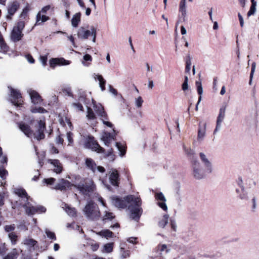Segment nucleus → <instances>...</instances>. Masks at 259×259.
I'll return each mask as SVG.
<instances>
[{
	"label": "nucleus",
	"instance_id": "obj_1",
	"mask_svg": "<svg viewBox=\"0 0 259 259\" xmlns=\"http://www.w3.org/2000/svg\"><path fill=\"white\" fill-rule=\"evenodd\" d=\"M112 204L119 208H124L127 205L128 209L130 211V218L137 221L142 212L141 207L142 204L140 197L134 195H128L123 199L112 196L110 198Z\"/></svg>",
	"mask_w": 259,
	"mask_h": 259
},
{
	"label": "nucleus",
	"instance_id": "obj_2",
	"mask_svg": "<svg viewBox=\"0 0 259 259\" xmlns=\"http://www.w3.org/2000/svg\"><path fill=\"white\" fill-rule=\"evenodd\" d=\"M15 192L16 194L24 201V203L21 202V204L25 208L26 213L28 215H33L36 212H45L46 211L45 207L42 206H33L28 202V196L24 189H16Z\"/></svg>",
	"mask_w": 259,
	"mask_h": 259
},
{
	"label": "nucleus",
	"instance_id": "obj_3",
	"mask_svg": "<svg viewBox=\"0 0 259 259\" xmlns=\"http://www.w3.org/2000/svg\"><path fill=\"white\" fill-rule=\"evenodd\" d=\"M83 211L86 218L89 220H96L100 217L98 206L91 200L88 202Z\"/></svg>",
	"mask_w": 259,
	"mask_h": 259
},
{
	"label": "nucleus",
	"instance_id": "obj_4",
	"mask_svg": "<svg viewBox=\"0 0 259 259\" xmlns=\"http://www.w3.org/2000/svg\"><path fill=\"white\" fill-rule=\"evenodd\" d=\"M97 30L94 27L92 26L90 30L85 29L84 27H80L77 30V36L81 39H87L89 36H92V41L96 42Z\"/></svg>",
	"mask_w": 259,
	"mask_h": 259
},
{
	"label": "nucleus",
	"instance_id": "obj_5",
	"mask_svg": "<svg viewBox=\"0 0 259 259\" xmlns=\"http://www.w3.org/2000/svg\"><path fill=\"white\" fill-rule=\"evenodd\" d=\"M25 27L24 21L18 22L13 27L11 33V39L14 42H17L21 39L23 36L22 30Z\"/></svg>",
	"mask_w": 259,
	"mask_h": 259
},
{
	"label": "nucleus",
	"instance_id": "obj_6",
	"mask_svg": "<svg viewBox=\"0 0 259 259\" xmlns=\"http://www.w3.org/2000/svg\"><path fill=\"white\" fill-rule=\"evenodd\" d=\"M94 109L96 113L99 116L100 120L102 121L103 123L109 127H112L113 124L110 122L107 121L108 119V115L105 111L103 107L101 104H94Z\"/></svg>",
	"mask_w": 259,
	"mask_h": 259
},
{
	"label": "nucleus",
	"instance_id": "obj_7",
	"mask_svg": "<svg viewBox=\"0 0 259 259\" xmlns=\"http://www.w3.org/2000/svg\"><path fill=\"white\" fill-rule=\"evenodd\" d=\"M82 194L88 195L89 193L93 192L95 189V185L92 180H87L84 184H79L74 185Z\"/></svg>",
	"mask_w": 259,
	"mask_h": 259
},
{
	"label": "nucleus",
	"instance_id": "obj_8",
	"mask_svg": "<svg viewBox=\"0 0 259 259\" xmlns=\"http://www.w3.org/2000/svg\"><path fill=\"white\" fill-rule=\"evenodd\" d=\"M193 176L196 179H201L205 176V173L204 168L200 165L197 161H194L192 164Z\"/></svg>",
	"mask_w": 259,
	"mask_h": 259
},
{
	"label": "nucleus",
	"instance_id": "obj_9",
	"mask_svg": "<svg viewBox=\"0 0 259 259\" xmlns=\"http://www.w3.org/2000/svg\"><path fill=\"white\" fill-rule=\"evenodd\" d=\"M20 8V3L17 1H13L9 3L7 6V20H12V17Z\"/></svg>",
	"mask_w": 259,
	"mask_h": 259
},
{
	"label": "nucleus",
	"instance_id": "obj_10",
	"mask_svg": "<svg viewBox=\"0 0 259 259\" xmlns=\"http://www.w3.org/2000/svg\"><path fill=\"white\" fill-rule=\"evenodd\" d=\"M11 91V102L16 106H20L22 104V97L19 91L12 88L9 87Z\"/></svg>",
	"mask_w": 259,
	"mask_h": 259
},
{
	"label": "nucleus",
	"instance_id": "obj_11",
	"mask_svg": "<svg viewBox=\"0 0 259 259\" xmlns=\"http://www.w3.org/2000/svg\"><path fill=\"white\" fill-rule=\"evenodd\" d=\"M199 156L205 171L208 174L211 173L213 170L211 162L208 159L206 155L202 152L200 153Z\"/></svg>",
	"mask_w": 259,
	"mask_h": 259
},
{
	"label": "nucleus",
	"instance_id": "obj_12",
	"mask_svg": "<svg viewBox=\"0 0 259 259\" xmlns=\"http://www.w3.org/2000/svg\"><path fill=\"white\" fill-rule=\"evenodd\" d=\"M47 162L50 164V167L54 172L57 174L62 172L63 165L58 159H48Z\"/></svg>",
	"mask_w": 259,
	"mask_h": 259
},
{
	"label": "nucleus",
	"instance_id": "obj_13",
	"mask_svg": "<svg viewBox=\"0 0 259 259\" xmlns=\"http://www.w3.org/2000/svg\"><path fill=\"white\" fill-rule=\"evenodd\" d=\"M85 146L87 148H90L97 151V152H102L103 149L99 145V144L94 140L93 137H89L85 143Z\"/></svg>",
	"mask_w": 259,
	"mask_h": 259
},
{
	"label": "nucleus",
	"instance_id": "obj_14",
	"mask_svg": "<svg viewBox=\"0 0 259 259\" xmlns=\"http://www.w3.org/2000/svg\"><path fill=\"white\" fill-rule=\"evenodd\" d=\"M85 165L87 167L93 172L96 171V169L98 171L101 173H104L105 171L104 167L101 166H97L94 161L91 158H87L85 159Z\"/></svg>",
	"mask_w": 259,
	"mask_h": 259
},
{
	"label": "nucleus",
	"instance_id": "obj_15",
	"mask_svg": "<svg viewBox=\"0 0 259 259\" xmlns=\"http://www.w3.org/2000/svg\"><path fill=\"white\" fill-rule=\"evenodd\" d=\"M38 125L37 127V131L34 134V137L37 140H40L45 138L44 131L46 129L45 122L42 120H39Z\"/></svg>",
	"mask_w": 259,
	"mask_h": 259
},
{
	"label": "nucleus",
	"instance_id": "obj_16",
	"mask_svg": "<svg viewBox=\"0 0 259 259\" xmlns=\"http://www.w3.org/2000/svg\"><path fill=\"white\" fill-rule=\"evenodd\" d=\"M116 133L114 129L113 133H110L108 132H104L101 136V140L106 146H109V144L114 140Z\"/></svg>",
	"mask_w": 259,
	"mask_h": 259
},
{
	"label": "nucleus",
	"instance_id": "obj_17",
	"mask_svg": "<svg viewBox=\"0 0 259 259\" xmlns=\"http://www.w3.org/2000/svg\"><path fill=\"white\" fill-rule=\"evenodd\" d=\"M70 62L66 60L63 58H52L49 61L50 67L52 68H55L57 65H67L70 64Z\"/></svg>",
	"mask_w": 259,
	"mask_h": 259
},
{
	"label": "nucleus",
	"instance_id": "obj_18",
	"mask_svg": "<svg viewBox=\"0 0 259 259\" xmlns=\"http://www.w3.org/2000/svg\"><path fill=\"white\" fill-rule=\"evenodd\" d=\"M238 185L241 188V190L238 189L236 190V192L238 194V197L241 200H248V194L247 193L245 190V188L243 185L242 180L241 179H239Z\"/></svg>",
	"mask_w": 259,
	"mask_h": 259
},
{
	"label": "nucleus",
	"instance_id": "obj_19",
	"mask_svg": "<svg viewBox=\"0 0 259 259\" xmlns=\"http://www.w3.org/2000/svg\"><path fill=\"white\" fill-rule=\"evenodd\" d=\"M119 174L115 169H111L109 171V181L110 183L116 187L118 186Z\"/></svg>",
	"mask_w": 259,
	"mask_h": 259
},
{
	"label": "nucleus",
	"instance_id": "obj_20",
	"mask_svg": "<svg viewBox=\"0 0 259 259\" xmlns=\"http://www.w3.org/2000/svg\"><path fill=\"white\" fill-rule=\"evenodd\" d=\"M155 199L158 201H161L158 202V206L161 208L163 210L166 211L167 210V207L165 203L166 199L162 192H158L155 194Z\"/></svg>",
	"mask_w": 259,
	"mask_h": 259
},
{
	"label": "nucleus",
	"instance_id": "obj_21",
	"mask_svg": "<svg viewBox=\"0 0 259 259\" xmlns=\"http://www.w3.org/2000/svg\"><path fill=\"white\" fill-rule=\"evenodd\" d=\"M37 242L33 238L27 237L23 239L21 244L26 246L29 251H32L34 250V247L37 244Z\"/></svg>",
	"mask_w": 259,
	"mask_h": 259
},
{
	"label": "nucleus",
	"instance_id": "obj_22",
	"mask_svg": "<svg viewBox=\"0 0 259 259\" xmlns=\"http://www.w3.org/2000/svg\"><path fill=\"white\" fill-rule=\"evenodd\" d=\"M206 123L200 122L198 125L197 140L199 142L202 141L206 135Z\"/></svg>",
	"mask_w": 259,
	"mask_h": 259
},
{
	"label": "nucleus",
	"instance_id": "obj_23",
	"mask_svg": "<svg viewBox=\"0 0 259 259\" xmlns=\"http://www.w3.org/2000/svg\"><path fill=\"white\" fill-rule=\"evenodd\" d=\"M27 92L30 96L31 102L33 104H40L41 103L42 99L37 92L31 89L28 90Z\"/></svg>",
	"mask_w": 259,
	"mask_h": 259
},
{
	"label": "nucleus",
	"instance_id": "obj_24",
	"mask_svg": "<svg viewBox=\"0 0 259 259\" xmlns=\"http://www.w3.org/2000/svg\"><path fill=\"white\" fill-rule=\"evenodd\" d=\"M71 186L70 183L65 179H62L55 185L54 189L60 191H65L67 188H69Z\"/></svg>",
	"mask_w": 259,
	"mask_h": 259
},
{
	"label": "nucleus",
	"instance_id": "obj_25",
	"mask_svg": "<svg viewBox=\"0 0 259 259\" xmlns=\"http://www.w3.org/2000/svg\"><path fill=\"white\" fill-rule=\"evenodd\" d=\"M179 12L181 13L182 18L183 21H186L187 11L186 7V0H181L179 6Z\"/></svg>",
	"mask_w": 259,
	"mask_h": 259
},
{
	"label": "nucleus",
	"instance_id": "obj_26",
	"mask_svg": "<svg viewBox=\"0 0 259 259\" xmlns=\"http://www.w3.org/2000/svg\"><path fill=\"white\" fill-rule=\"evenodd\" d=\"M18 126L21 131L27 137H30L32 135V131L28 125L23 122H20Z\"/></svg>",
	"mask_w": 259,
	"mask_h": 259
},
{
	"label": "nucleus",
	"instance_id": "obj_27",
	"mask_svg": "<svg viewBox=\"0 0 259 259\" xmlns=\"http://www.w3.org/2000/svg\"><path fill=\"white\" fill-rule=\"evenodd\" d=\"M81 21V13H76L74 14L71 19V25L73 27L76 28Z\"/></svg>",
	"mask_w": 259,
	"mask_h": 259
},
{
	"label": "nucleus",
	"instance_id": "obj_28",
	"mask_svg": "<svg viewBox=\"0 0 259 259\" xmlns=\"http://www.w3.org/2000/svg\"><path fill=\"white\" fill-rule=\"evenodd\" d=\"M19 250L17 248H13L3 259H17L19 255Z\"/></svg>",
	"mask_w": 259,
	"mask_h": 259
},
{
	"label": "nucleus",
	"instance_id": "obj_29",
	"mask_svg": "<svg viewBox=\"0 0 259 259\" xmlns=\"http://www.w3.org/2000/svg\"><path fill=\"white\" fill-rule=\"evenodd\" d=\"M61 207L65 210L66 213L71 217H74L76 215V210L74 208L70 207L66 203H63Z\"/></svg>",
	"mask_w": 259,
	"mask_h": 259
},
{
	"label": "nucleus",
	"instance_id": "obj_30",
	"mask_svg": "<svg viewBox=\"0 0 259 259\" xmlns=\"http://www.w3.org/2000/svg\"><path fill=\"white\" fill-rule=\"evenodd\" d=\"M226 107V105H224L222 106L220 109L219 114L217 120V121L219 122V124H220V123H222L224 119L225 116Z\"/></svg>",
	"mask_w": 259,
	"mask_h": 259
},
{
	"label": "nucleus",
	"instance_id": "obj_31",
	"mask_svg": "<svg viewBox=\"0 0 259 259\" xmlns=\"http://www.w3.org/2000/svg\"><path fill=\"white\" fill-rule=\"evenodd\" d=\"M116 146L119 152V155L121 157L123 156L126 153V147L124 144L116 142Z\"/></svg>",
	"mask_w": 259,
	"mask_h": 259
},
{
	"label": "nucleus",
	"instance_id": "obj_32",
	"mask_svg": "<svg viewBox=\"0 0 259 259\" xmlns=\"http://www.w3.org/2000/svg\"><path fill=\"white\" fill-rule=\"evenodd\" d=\"M8 238L11 241V243L12 245H15L17 244L18 239V236L15 232H10L8 233Z\"/></svg>",
	"mask_w": 259,
	"mask_h": 259
},
{
	"label": "nucleus",
	"instance_id": "obj_33",
	"mask_svg": "<svg viewBox=\"0 0 259 259\" xmlns=\"http://www.w3.org/2000/svg\"><path fill=\"white\" fill-rule=\"evenodd\" d=\"M95 78V79H97L99 80V86L102 91H104L105 90L106 80L103 78V76L101 75H96Z\"/></svg>",
	"mask_w": 259,
	"mask_h": 259
},
{
	"label": "nucleus",
	"instance_id": "obj_34",
	"mask_svg": "<svg viewBox=\"0 0 259 259\" xmlns=\"http://www.w3.org/2000/svg\"><path fill=\"white\" fill-rule=\"evenodd\" d=\"M98 234L102 237H104L107 239H108V238H112L113 235V233L109 230H105L101 231L98 232Z\"/></svg>",
	"mask_w": 259,
	"mask_h": 259
},
{
	"label": "nucleus",
	"instance_id": "obj_35",
	"mask_svg": "<svg viewBox=\"0 0 259 259\" xmlns=\"http://www.w3.org/2000/svg\"><path fill=\"white\" fill-rule=\"evenodd\" d=\"M169 216L167 214H164L162 217V219L159 221L158 223L159 227L163 228L167 225L168 223Z\"/></svg>",
	"mask_w": 259,
	"mask_h": 259
},
{
	"label": "nucleus",
	"instance_id": "obj_36",
	"mask_svg": "<svg viewBox=\"0 0 259 259\" xmlns=\"http://www.w3.org/2000/svg\"><path fill=\"white\" fill-rule=\"evenodd\" d=\"M113 244L114 243L113 242L105 244L103 246V249L102 251L106 253L111 252L113 250Z\"/></svg>",
	"mask_w": 259,
	"mask_h": 259
},
{
	"label": "nucleus",
	"instance_id": "obj_37",
	"mask_svg": "<svg viewBox=\"0 0 259 259\" xmlns=\"http://www.w3.org/2000/svg\"><path fill=\"white\" fill-rule=\"evenodd\" d=\"M183 149L186 154L190 158H193L195 155V151L190 148H187L185 145H183Z\"/></svg>",
	"mask_w": 259,
	"mask_h": 259
},
{
	"label": "nucleus",
	"instance_id": "obj_38",
	"mask_svg": "<svg viewBox=\"0 0 259 259\" xmlns=\"http://www.w3.org/2000/svg\"><path fill=\"white\" fill-rule=\"evenodd\" d=\"M87 118L89 120H94L96 118L95 114L94 113L93 110L89 107L87 108Z\"/></svg>",
	"mask_w": 259,
	"mask_h": 259
},
{
	"label": "nucleus",
	"instance_id": "obj_39",
	"mask_svg": "<svg viewBox=\"0 0 259 259\" xmlns=\"http://www.w3.org/2000/svg\"><path fill=\"white\" fill-rule=\"evenodd\" d=\"M49 19V17L45 16V15H42V16H41L40 15V12L38 13L36 16V24H39V21L41 20V22H46L47 20H48Z\"/></svg>",
	"mask_w": 259,
	"mask_h": 259
},
{
	"label": "nucleus",
	"instance_id": "obj_40",
	"mask_svg": "<svg viewBox=\"0 0 259 259\" xmlns=\"http://www.w3.org/2000/svg\"><path fill=\"white\" fill-rule=\"evenodd\" d=\"M31 111L32 113H44L47 112V111L42 107H32L31 109Z\"/></svg>",
	"mask_w": 259,
	"mask_h": 259
},
{
	"label": "nucleus",
	"instance_id": "obj_41",
	"mask_svg": "<svg viewBox=\"0 0 259 259\" xmlns=\"http://www.w3.org/2000/svg\"><path fill=\"white\" fill-rule=\"evenodd\" d=\"M88 244L91 246V249L93 251H97L99 247V243L93 240H92L90 242H89Z\"/></svg>",
	"mask_w": 259,
	"mask_h": 259
},
{
	"label": "nucleus",
	"instance_id": "obj_42",
	"mask_svg": "<svg viewBox=\"0 0 259 259\" xmlns=\"http://www.w3.org/2000/svg\"><path fill=\"white\" fill-rule=\"evenodd\" d=\"M8 175V171L6 170L3 166L0 167V177L3 180L6 179Z\"/></svg>",
	"mask_w": 259,
	"mask_h": 259
},
{
	"label": "nucleus",
	"instance_id": "obj_43",
	"mask_svg": "<svg viewBox=\"0 0 259 259\" xmlns=\"http://www.w3.org/2000/svg\"><path fill=\"white\" fill-rule=\"evenodd\" d=\"M196 85L197 87L198 94L199 95V97H201L203 93V89L201 81H197L196 82Z\"/></svg>",
	"mask_w": 259,
	"mask_h": 259
},
{
	"label": "nucleus",
	"instance_id": "obj_44",
	"mask_svg": "<svg viewBox=\"0 0 259 259\" xmlns=\"http://www.w3.org/2000/svg\"><path fill=\"white\" fill-rule=\"evenodd\" d=\"M246 184L249 189H253L256 185V182L252 179H249L247 181Z\"/></svg>",
	"mask_w": 259,
	"mask_h": 259
},
{
	"label": "nucleus",
	"instance_id": "obj_45",
	"mask_svg": "<svg viewBox=\"0 0 259 259\" xmlns=\"http://www.w3.org/2000/svg\"><path fill=\"white\" fill-rule=\"evenodd\" d=\"M135 105L137 108H141L143 103V100L141 97L139 96L135 99Z\"/></svg>",
	"mask_w": 259,
	"mask_h": 259
},
{
	"label": "nucleus",
	"instance_id": "obj_46",
	"mask_svg": "<svg viewBox=\"0 0 259 259\" xmlns=\"http://www.w3.org/2000/svg\"><path fill=\"white\" fill-rule=\"evenodd\" d=\"M106 157L108 158L110 161H113L115 159V155L113 153V150L111 149L108 150V153L106 155Z\"/></svg>",
	"mask_w": 259,
	"mask_h": 259
},
{
	"label": "nucleus",
	"instance_id": "obj_47",
	"mask_svg": "<svg viewBox=\"0 0 259 259\" xmlns=\"http://www.w3.org/2000/svg\"><path fill=\"white\" fill-rule=\"evenodd\" d=\"M114 215H113V213H111V212H105V215H104L103 217V220L104 221H105V220H112V219L114 218Z\"/></svg>",
	"mask_w": 259,
	"mask_h": 259
},
{
	"label": "nucleus",
	"instance_id": "obj_48",
	"mask_svg": "<svg viewBox=\"0 0 259 259\" xmlns=\"http://www.w3.org/2000/svg\"><path fill=\"white\" fill-rule=\"evenodd\" d=\"M56 181V179L53 178H50L48 179H44L43 182L47 184L48 185H53Z\"/></svg>",
	"mask_w": 259,
	"mask_h": 259
},
{
	"label": "nucleus",
	"instance_id": "obj_49",
	"mask_svg": "<svg viewBox=\"0 0 259 259\" xmlns=\"http://www.w3.org/2000/svg\"><path fill=\"white\" fill-rule=\"evenodd\" d=\"M15 229V226L14 224L10 225H6L5 227V230L8 232L9 233L10 232H14L13 231Z\"/></svg>",
	"mask_w": 259,
	"mask_h": 259
},
{
	"label": "nucleus",
	"instance_id": "obj_50",
	"mask_svg": "<svg viewBox=\"0 0 259 259\" xmlns=\"http://www.w3.org/2000/svg\"><path fill=\"white\" fill-rule=\"evenodd\" d=\"M45 232L48 238L51 239L56 240V236L54 233L48 229L46 230Z\"/></svg>",
	"mask_w": 259,
	"mask_h": 259
},
{
	"label": "nucleus",
	"instance_id": "obj_51",
	"mask_svg": "<svg viewBox=\"0 0 259 259\" xmlns=\"http://www.w3.org/2000/svg\"><path fill=\"white\" fill-rule=\"evenodd\" d=\"M188 76H185L184 81L183 83L182 87V90L184 92H185L186 91L188 90L189 87H188Z\"/></svg>",
	"mask_w": 259,
	"mask_h": 259
},
{
	"label": "nucleus",
	"instance_id": "obj_52",
	"mask_svg": "<svg viewBox=\"0 0 259 259\" xmlns=\"http://www.w3.org/2000/svg\"><path fill=\"white\" fill-rule=\"evenodd\" d=\"M157 249L160 252L166 251V252L169 251V250L167 249V245L165 244H160L157 246Z\"/></svg>",
	"mask_w": 259,
	"mask_h": 259
},
{
	"label": "nucleus",
	"instance_id": "obj_53",
	"mask_svg": "<svg viewBox=\"0 0 259 259\" xmlns=\"http://www.w3.org/2000/svg\"><path fill=\"white\" fill-rule=\"evenodd\" d=\"M29 11V8L28 5H27L23 9L22 12H21L20 14L21 17H25V16L27 15V14Z\"/></svg>",
	"mask_w": 259,
	"mask_h": 259
},
{
	"label": "nucleus",
	"instance_id": "obj_54",
	"mask_svg": "<svg viewBox=\"0 0 259 259\" xmlns=\"http://www.w3.org/2000/svg\"><path fill=\"white\" fill-rule=\"evenodd\" d=\"M72 106L78 111H83V106L79 103H74L72 104Z\"/></svg>",
	"mask_w": 259,
	"mask_h": 259
},
{
	"label": "nucleus",
	"instance_id": "obj_55",
	"mask_svg": "<svg viewBox=\"0 0 259 259\" xmlns=\"http://www.w3.org/2000/svg\"><path fill=\"white\" fill-rule=\"evenodd\" d=\"M191 62L190 58L186 61V66L185 70L187 72H189L191 69Z\"/></svg>",
	"mask_w": 259,
	"mask_h": 259
},
{
	"label": "nucleus",
	"instance_id": "obj_56",
	"mask_svg": "<svg viewBox=\"0 0 259 259\" xmlns=\"http://www.w3.org/2000/svg\"><path fill=\"white\" fill-rule=\"evenodd\" d=\"M72 133L71 132H68L67 133V140H68V141L69 142V145L70 144H71L73 142V139H72Z\"/></svg>",
	"mask_w": 259,
	"mask_h": 259
},
{
	"label": "nucleus",
	"instance_id": "obj_57",
	"mask_svg": "<svg viewBox=\"0 0 259 259\" xmlns=\"http://www.w3.org/2000/svg\"><path fill=\"white\" fill-rule=\"evenodd\" d=\"M170 226H171V229L174 231H176L177 226L176 222L175 220H172V219L170 220Z\"/></svg>",
	"mask_w": 259,
	"mask_h": 259
},
{
	"label": "nucleus",
	"instance_id": "obj_58",
	"mask_svg": "<svg viewBox=\"0 0 259 259\" xmlns=\"http://www.w3.org/2000/svg\"><path fill=\"white\" fill-rule=\"evenodd\" d=\"M48 60L47 56H40V61L43 65H46Z\"/></svg>",
	"mask_w": 259,
	"mask_h": 259
},
{
	"label": "nucleus",
	"instance_id": "obj_59",
	"mask_svg": "<svg viewBox=\"0 0 259 259\" xmlns=\"http://www.w3.org/2000/svg\"><path fill=\"white\" fill-rule=\"evenodd\" d=\"M256 10L255 7H254V6H251L249 11L248 12L247 15L248 16H251V15H253Z\"/></svg>",
	"mask_w": 259,
	"mask_h": 259
},
{
	"label": "nucleus",
	"instance_id": "obj_60",
	"mask_svg": "<svg viewBox=\"0 0 259 259\" xmlns=\"http://www.w3.org/2000/svg\"><path fill=\"white\" fill-rule=\"evenodd\" d=\"M4 197L5 193L2 192L0 193V206H3L4 204Z\"/></svg>",
	"mask_w": 259,
	"mask_h": 259
},
{
	"label": "nucleus",
	"instance_id": "obj_61",
	"mask_svg": "<svg viewBox=\"0 0 259 259\" xmlns=\"http://www.w3.org/2000/svg\"><path fill=\"white\" fill-rule=\"evenodd\" d=\"M64 140L60 136H58L56 137V142L58 144H62Z\"/></svg>",
	"mask_w": 259,
	"mask_h": 259
},
{
	"label": "nucleus",
	"instance_id": "obj_62",
	"mask_svg": "<svg viewBox=\"0 0 259 259\" xmlns=\"http://www.w3.org/2000/svg\"><path fill=\"white\" fill-rule=\"evenodd\" d=\"M0 162L2 163H7L8 158L6 156L2 155L0 158Z\"/></svg>",
	"mask_w": 259,
	"mask_h": 259
},
{
	"label": "nucleus",
	"instance_id": "obj_63",
	"mask_svg": "<svg viewBox=\"0 0 259 259\" xmlns=\"http://www.w3.org/2000/svg\"><path fill=\"white\" fill-rule=\"evenodd\" d=\"M109 91L111 93L113 94L115 96H116L117 95V91L114 89L111 85H109Z\"/></svg>",
	"mask_w": 259,
	"mask_h": 259
},
{
	"label": "nucleus",
	"instance_id": "obj_64",
	"mask_svg": "<svg viewBox=\"0 0 259 259\" xmlns=\"http://www.w3.org/2000/svg\"><path fill=\"white\" fill-rule=\"evenodd\" d=\"M83 60L85 61H92V58L91 56L89 54H85L83 56Z\"/></svg>",
	"mask_w": 259,
	"mask_h": 259
}]
</instances>
